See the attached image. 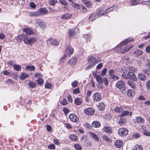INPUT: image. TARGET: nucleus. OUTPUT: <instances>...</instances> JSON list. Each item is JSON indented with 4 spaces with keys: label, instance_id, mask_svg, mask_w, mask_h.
Here are the masks:
<instances>
[{
    "label": "nucleus",
    "instance_id": "obj_1",
    "mask_svg": "<svg viewBox=\"0 0 150 150\" xmlns=\"http://www.w3.org/2000/svg\"><path fill=\"white\" fill-rule=\"evenodd\" d=\"M131 41L128 39H126L123 42L120 43L119 45L116 47L115 49L118 50L119 52L122 53H124L131 48L133 47V46L132 45L129 47H127L126 46V44Z\"/></svg>",
    "mask_w": 150,
    "mask_h": 150
},
{
    "label": "nucleus",
    "instance_id": "obj_2",
    "mask_svg": "<svg viewBox=\"0 0 150 150\" xmlns=\"http://www.w3.org/2000/svg\"><path fill=\"white\" fill-rule=\"evenodd\" d=\"M122 74L121 76L122 77L127 79H131V76L133 75V72L129 71L128 68L125 70L122 69Z\"/></svg>",
    "mask_w": 150,
    "mask_h": 150
},
{
    "label": "nucleus",
    "instance_id": "obj_3",
    "mask_svg": "<svg viewBox=\"0 0 150 150\" xmlns=\"http://www.w3.org/2000/svg\"><path fill=\"white\" fill-rule=\"evenodd\" d=\"M37 40V39L35 37L29 38L25 36V37H24L23 41L25 44L32 45V43H35Z\"/></svg>",
    "mask_w": 150,
    "mask_h": 150
},
{
    "label": "nucleus",
    "instance_id": "obj_4",
    "mask_svg": "<svg viewBox=\"0 0 150 150\" xmlns=\"http://www.w3.org/2000/svg\"><path fill=\"white\" fill-rule=\"evenodd\" d=\"M117 88L120 89H122V93H124L125 92V87L124 83L122 81H118L116 84Z\"/></svg>",
    "mask_w": 150,
    "mask_h": 150
},
{
    "label": "nucleus",
    "instance_id": "obj_5",
    "mask_svg": "<svg viewBox=\"0 0 150 150\" xmlns=\"http://www.w3.org/2000/svg\"><path fill=\"white\" fill-rule=\"evenodd\" d=\"M116 74V71L112 69L110 70L109 71L110 78L112 81L118 80L119 79V78L117 76L114 74Z\"/></svg>",
    "mask_w": 150,
    "mask_h": 150
},
{
    "label": "nucleus",
    "instance_id": "obj_6",
    "mask_svg": "<svg viewBox=\"0 0 150 150\" xmlns=\"http://www.w3.org/2000/svg\"><path fill=\"white\" fill-rule=\"evenodd\" d=\"M36 25L39 26L42 29L46 27V23L41 19L37 18L35 19Z\"/></svg>",
    "mask_w": 150,
    "mask_h": 150
},
{
    "label": "nucleus",
    "instance_id": "obj_7",
    "mask_svg": "<svg viewBox=\"0 0 150 150\" xmlns=\"http://www.w3.org/2000/svg\"><path fill=\"white\" fill-rule=\"evenodd\" d=\"M128 133V131L127 129L121 128H120L118 131L119 134L120 136H125Z\"/></svg>",
    "mask_w": 150,
    "mask_h": 150
},
{
    "label": "nucleus",
    "instance_id": "obj_8",
    "mask_svg": "<svg viewBox=\"0 0 150 150\" xmlns=\"http://www.w3.org/2000/svg\"><path fill=\"white\" fill-rule=\"evenodd\" d=\"M47 43L48 45L55 46H57L59 44V42L56 39L51 38L49 39L47 41Z\"/></svg>",
    "mask_w": 150,
    "mask_h": 150
},
{
    "label": "nucleus",
    "instance_id": "obj_9",
    "mask_svg": "<svg viewBox=\"0 0 150 150\" xmlns=\"http://www.w3.org/2000/svg\"><path fill=\"white\" fill-rule=\"evenodd\" d=\"M69 117L70 120L74 122H76L79 121V117L75 114H71L69 115Z\"/></svg>",
    "mask_w": 150,
    "mask_h": 150
},
{
    "label": "nucleus",
    "instance_id": "obj_10",
    "mask_svg": "<svg viewBox=\"0 0 150 150\" xmlns=\"http://www.w3.org/2000/svg\"><path fill=\"white\" fill-rule=\"evenodd\" d=\"M23 31L28 35H32L34 33L33 30L30 27L23 28Z\"/></svg>",
    "mask_w": 150,
    "mask_h": 150
},
{
    "label": "nucleus",
    "instance_id": "obj_11",
    "mask_svg": "<svg viewBox=\"0 0 150 150\" xmlns=\"http://www.w3.org/2000/svg\"><path fill=\"white\" fill-rule=\"evenodd\" d=\"M38 11L39 16L46 15L48 13L47 10L45 8H41Z\"/></svg>",
    "mask_w": 150,
    "mask_h": 150
},
{
    "label": "nucleus",
    "instance_id": "obj_12",
    "mask_svg": "<svg viewBox=\"0 0 150 150\" xmlns=\"http://www.w3.org/2000/svg\"><path fill=\"white\" fill-rule=\"evenodd\" d=\"M84 112L86 114L91 115L94 113V110L91 108H89L85 109Z\"/></svg>",
    "mask_w": 150,
    "mask_h": 150
},
{
    "label": "nucleus",
    "instance_id": "obj_13",
    "mask_svg": "<svg viewBox=\"0 0 150 150\" xmlns=\"http://www.w3.org/2000/svg\"><path fill=\"white\" fill-rule=\"evenodd\" d=\"M101 99L100 94L98 93H95L93 95V99L94 102H97L100 100Z\"/></svg>",
    "mask_w": 150,
    "mask_h": 150
},
{
    "label": "nucleus",
    "instance_id": "obj_14",
    "mask_svg": "<svg viewBox=\"0 0 150 150\" xmlns=\"http://www.w3.org/2000/svg\"><path fill=\"white\" fill-rule=\"evenodd\" d=\"M88 62L90 63H94L95 64V65L98 63V61H100V60H96V59L93 56H90L88 57Z\"/></svg>",
    "mask_w": 150,
    "mask_h": 150
},
{
    "label": "nucleus",
    "instance_id": "obj_15",
    "mask_svg": "<svg viewBox=\"0 0 150 150\" xmlns=\"http://www.w3.org/2000/svg\"><path fill=\"white\" fill-rule=\"evenodd\" d=\"M74 49L72 48L70 46L67 47L66 50V53L67 55L69 57H70V55L74 52Z\"/></svg>",
    "mask_w": 150,
    "mask_h": 150
},
{
    "label": "nucleus",
    "instance_id": "obj_16",
    "mask_svg": "<svg viewBox=\"0 0 150 150\" xmlns=\"http://www.w3.org/2000/svg\"><path fill=\"white\" fill-rule=\"evenodd\" d=\"M88 134L90 137L93 140L96 142H98L99 141V138L95 134L92 132H89Z\"/></svg>",
    "mask_w": 150,
    "mask_h": 150
},
{
    "label": "nucleus",
    "instance_id": "obj_17",
    "mask_svg": "<svg viewBox=\"0 0 150 150\" xmlns=\"http://www.w3.org/2000/svg\"><path fill=\"white\" fill-rule=\"evenodd\" d=\"M106 13L105 11H103V10L101 9L98 10L96 14V16L98 17L101 16L103 15H105Z\"/></svg>",
    "mask_w": 150,
    "mask_h": 150
},
{
    "label": "nucleus",
    "instance_id": "obj_18",
    "mask_svg": "<svg viewBox=\"0 0 150 150\" xmlns=\"http://www.w3.org/2000/svg\"><path fill=\"white\" fill-rule=\"evenodd\" d=\"M77 60V59L76 57L73 58L67 62V64L69 65H73L75 64Z\"/></svg>",
    "mask_w": 150,
    "mask_h": 150
},
{
    "label": "nucleus",
    "instance_id": "obj_19",
    "mask_svg": "<svg viewBox=\"0 0 150 150\" xmlns=\"http://www.w3.org/2000/svg\"><path fill=\"white\" fill-rule=\"evenodd\" d=\"M142 53V51L140 50H137L134 52L133 55L134 57H138L141 55Z\"/></svg>",
    "mask_w": 150,
    "mask_h": 150
},
{
    "label": "nucleus",
    "instance_id": "obj_20",
    "mask_svg": "<svg viewBox=\"0 0 150 150\" xmlns=\"http://www.w3.org/2000/svg\"><path fill=\"white\" fill-rule=\"evenodd\" d=\"M71 16V15L69 13L64 14L61 16V18L63 20L68 19Z\"/></svg>",
    "mask_w": 150,
    "mask_h": 150
},
{
    "label": "nucleus",
    "instance_id": "obj_21",
    "mask_svg": "<svg viewBox=\"0 0 150 150\" xmlns=\"http://www.w3.org/2000/svg\"><path fill=\"white\" fill-rule=\"evenodd\" d=\"M115 145L117 148H119L122 146V142L121 140H117L115 142Z\"/></svg>",
    "mask_w": 150,
    "mask_h": 150
},
{
    "label": "nucleus",
    "instance_id": "obj_22",
    "mask_svg": "<svg viewBox=\"0 0 150 150\" xmlns=\"http://www.w3.org/2000/svg\"><path fill=\"white\" fill-rule=\"evenodd\" d=\"M103 130L104 131L108 134H111L112 132V129L109 127L105 126L104 127Z\"/></svg>",
    "mask_w": 150,
    "mask_h": 150
},
{
    "label": "nucleus",
    "instance_id": "obj_23",
    "mask_svg": "<svg viewBox=\"0 0 150 150\" xmlns=\"http://www.w3.org/2000/svg\"><path fill=\"white\" fill-rule=\"evenodd\" d=\"M82 101V99L79 98H76L74 100L75 104L77 105H80L81 104Z\"/></svg>",
    "mask_w": 150,
    "mask_h": 150
},
{
    "label": "nucleus",
    "instance_id": "obj_24",
    "mask_svg": "<svg viewBox=\"0 0 150 150\" xmlns=\"http://www.w3.org/2000/svg\"><path fill=\"white\" fill-rule=\"evenodd\" d=\"M138 78L140 80L144 81L146 79V77L145 75L139 73L138 74Z\"/></svg>",
    "mask_w": 150,
    "mask_h": 150
},
{
    "label": "nucleus",
    "instance_id": "obj_25",
    "mask_svg": "<svg viewBox=\"0 0 150 150\" xmlns=\"http://www.w3.org/2000/svg\"><path fill=\"white\" fill-rule=\"evenodd\" d=\"M92 125L93 127L98 128L101 125L99 122L97 121H94L92 123Z\"/></svg>",
    "mask_w": 150,
    "mask_h": 150
},
{
    "label": "nucleus",
    "instance_id": "obj_26",
    "mask_svg": "<svg viewBox=\"0 0 150 150\" xmlns=\"http://www.w3.org/2000/svg\"><path fill=\"white\" fill-rule=\"evenodd\" d=\"M96 79L98 83H102L103 84V78L100 76H97Z\"/></svg>",
    "mask_w": 150,
    "mask_h": 150
},
{
    "label": "nucleus",
    "instance_id": "obj_27",
    "mask_svg": "<svg viewBox=\"0 0 150 150\" xmlns=\"http://www.w3.org/2000/svg\"><path fill=\"white\" fill-rule=\"evenodd\" d=\"M29 75L25 73H21L20 76L19 77L20 79L24 80L25 78H27Z\"/></svg>",
    "mask_w": 150,
    "mask_h": 150
},
{
    "label": "nucleus",
    "instance_id": "obj_28",
    "mask_svg": "<svg viewBox=\"0 0 150 150\" xmlns=\"http://www.w3.org/2000/svg\"><path fill=\"white\" fill-rule=\"evenodd\" d=\"M29 14L30 16L36 17L39 16V12L38 10L37 11L32 12L29 13Z\"/></svg>",
    "mask_w": 150,
    "mask_h": 150
},
{
    "label": "nucleus",
    "instance_id": "obj_29",
    "mask_svg": "<svg viewBox=\"0 0 150 150\" xmlns=\"http://www.w3.org/2000/svg\"><path fill=\"white\" fill-rule=\"evenodd\" d=\"M127 95L129 97H132L134 95V92L133 90L129 89L127 91Z\"/></svg>",
    "mask_w": 150,
    "mask_h": 150
},
{
    "label": "nucleus",
    "instance_id": "obj_30",
    "mask_svg": "<svg viewBox=\"0 0 150 150\" xmlns=\"http://www.w3.org/2000/svg\"><path fill=\"white\" fill-rule=\"evenodd\" d=\"M127 83L128 85L132 88H134L135 87V85L134 81L132 80L128 81Z\"/></svg>",
    "mask_w": 150,
    "mask_h": 150
},
{
    "label": "nucleus",
    "instance_id": "obj_31",
    "mask_svg": "<svg viewBox=\"0 0 150 150\" xmlns=\"http://www.w3.org/2000/svg\"><path fill=\"white\" fill-rule=\"evenodd\" d=\"M98 109L100 110H103L105 108V105L103 103H100L98 106Z\"/></svg>",
    "mask_w": 150,
    "mask_h": 150
},
{
    "label": "nucleus",
    "instance_id": "obj_32",
    "mask_svg": "<svg viewBox=\"0 0 150 150\" xmlns=\"http://www.w3.org/2000/svg\"><path fill=\"white\" fill-rule=\"evenodd\" d=\"M96 16V15H95L94 13H92L91 15L89 18V21H93L95 19Z\"/></svg>",
    "mask_w": 150,
    "mask_h": 150
},
{
    "label": "nucleus",
    "instance_id": "obj_33",
    "mask_svg": "<svg viewBox=\"0 0 150 150\" xmlns=\"http://www.w3.org/2000/svg\"><path fill=\"white\" fill-rule=\"evenodd\" d=\"M136 120L138 123H142L144 121V119L143 117H137Z\"/></svg>",
    "mask_w": 150,
    "mask_h": 150
},
{
    "label": "nucleus",
    "instance_id": "obj_34",
    "mask_svg": "<svg viewBox=\"0 0 150 150\" xmlns=\"http://www.w3.org/2000/svg\"><path fill=\"white\" fill-rule=\"evenodd\" d=\"M70 140L76 141L77 140V136L76 135L72 134L69 137Z\"/></svg>",
    "mask_w": 150,
    "mask_h": 150
},
{
    "label": "nucleus",
    "instance_id": "obj_35",
    "mask_svg": "<svg viewBox=\"0 0 150 150\" xmlns=\"http://www.w3.org/2000/svg\"><path fill=\"white\" fill-rule=\"evenodd\" d=\"M114 111L115 112L120 113L123 111V109L121 107H117L114 109Z\"/></svg>",
    "mask_w": 150,
    "mask_h": 150
},
{
    "label": "nucleus",
    "instance_id": "obj_36",
    "mask_svg": "<svg viewBox=\"0 0 150 150\" xmlns=\"http://www.w3.org/2000/svg\"><path fill=\"white\" fill-rule=\"evenodd\" d=\"M28 85L31 88H33L36 86L35 83L33 82H29Z\"/></svg>",
    "mask_w": 150,
    "mask_h": 150
},
{
    "label": "nucleus",
    "instance_id": "obj_37",
    "mask_svg": "<svg viewBox=\"0 0 150 150\" xmlns=\"http://www.w3.org/2000/svg\"><path fill=\"white\" fill-rule=\"evenodd\" d=\"M26 69L30 71H33L35 69V67L33 66H29L26 67Z\"/></svg>",
    "mask_w": 150,
    "mask_h": 150
},
{
    "label": "nucleus",
    "instance_id": "obj_38",
    "mask_svg": "<svg viewBox=\"0 0 150 150\" xmlns=\"http://www.w3.org/2000/svg\"><path fill=\"white\" fill-rule=\"evenodd\" d=\"M117 7H118L117 6H112V7H111L110 8H108V9H106L105 10V12H106V13H108L111 11H112L113 9L114 8H117Z\"/></svg>",
    "mask_w": 150,
    "mask_h": 150
},
{
    "label": "nucleus",
    "instance_id": "obj_39",
    "mask_svg": "<svg viewBox=\"0 0 150 150\" xmlns=\"http://www.w3.org/2000/svg\"><path fill=\"white\" fill-rule=\"evenodd\" d=\"M14 69L17 71H19L21 69V67L18 65L14 64L13 65Z\"/></svg>",
    "mask_w": 150,
    "mask_h": 150
},
{
    "label": "nucleus",
    "instance_id": "obj_40",
    "mask_svg": "<svg viewBox=\"0 0 150 150\" xmlns=\"http://www.w3.org/2000/svg\"><path fill=\"white\" fill-rule=\"evenodd\" d=\"M68 33L70 37H73L74 35V32L73 30L69 29Z\"/></svg>",
    "mask_w": 150,
    "mask_h": 150
},
{
    "label": "nucleus",
    "instance_id": "obj_41",
    "mask_svg": "<svg viewBox=\"0 0 150 150\" xmlns=\"http://www.w3.org/2000/svg\"><path fill=\"white\" fill-rule=\"evenodd\" d=\"M134 150H143V148L141 146L137 145L135 146Z\"/></svg>",
    "mask_w": 150,
    "mask_h": 150
},
{
    "label": "nucleus",
    "instance_id": "obj_42",
    "mask_svg": "<svg viewBox=\"0 0 150 150\" xmlns=\"http://www.w3.org/2000/svg\"><path fill=\"white\" fill-rule=\"evenodd\" d=\"M25 35H20L18 36L17 37L18 40V41H21L23 39V38L24 39V37H25Z\"/></svg>",
    "mask_w": 150,
    "mask_h": 150
},
{
    "label": "nucleus",
    "instance_id": "obj_43",
    "mask_svg": "<svg viewBox=\"0 0 150 150\" xmlns=\"http://www.w3.org/2000/svg\"><path fill=\"white\" fill-rule=\"evenodd\" d=\"M58 2L57 0H50L49 3L50 5L54 6Z\"/></svg>",
    "mask_w": 150,
    "mask_h": 150
},
{
    "label": "nucleus",
    "instance_id": "obj_44",
    "mask_svg": "<svg viewBox=\"0 0 150 150\" xmlns=\"http://www.w3.org/2000/svg\"><path fill=\"white\" fill-rule=\"evenodd\" d=\"M74 146L75 149L78 150H81V146L79 144H75Z\"/></svg>",
    "mask_w": 150,
    "mask_h": 150
},
{
    "label": "nucleus",
    "instance_id": "obj_45",
    "mask_svg": "<svg viewBox=\"0 0 150 150\" xmlns=\"http://www.w3.org/2000/svg\"><path fill=\"white\" fill-rule=\"evenodd\" d=\"M78 82L77 81H75L71 83V86L73 88L77 86L78 85Z\"/></svg>",
    "mask_w": 150,
    "mask_h": 150
},
{
    "label": "nucleus",
    "instance_id": "obj_46",
    "mask_svg": "<svg viewBox=\"0 0 150 150\" xmlns=\"http://www.w3.org/2000/svg\"><path fill=\"white\" fill-rule=\"evenodd\" d=\"M129 113V112L127 111H124L122 112L120 114L121 116H125L127 115Z\"/></svg>",
    "mask_w": 150,
    "mask_h": 150
},
{
    "label": "nucleus",
    "instance_id": "obj_47",
    "mask_svg": "<svg viewBox=\"0 0 150 150\" xmlns=\"http://www.w3.org/2000/svg\"><path fill=\"white\" fill-rule=\"evenodd\" d=\"M80 91L79 88H77L74 89L73 91V93L74 94H77L80 93Z\"/></svg>",
    "mask_w": 150,
    "mask_h": 150
},
{
    "label": "nucleus",
    "instance_id": "obj_48",
    "mask_svg": "<svg viewBox=\"0 0 150 150\" xmlns=\"http://www.w3.org/2000/svg\"><path fill=\"white\" fill-rule=\"evenodd\" d=\"M95 65V64L94 63H92L91 64L89 65L87 67H86L85 69L86 70H89L90 69L92 68Z\"/></svg>",
    "mask_w": 150,
    "mask_h": 150
},
{
    "label": "nucleus",
    "instance_id": "obj_49",
    "mask_svg": "<svg viewBox=\"0 0 150 150\" xmlns=\"http://www.w3.org/2000/svg\"><path fill=\"white\" fill-rule=\"evenodd\" d=\"M143 72L147 75H150V69L149 68L145 69L143 70Z\"/></svg>",
    "mask_w": 150,
    "mask_h": 150
},
{
    "label": "nucleus",
    "instance_id": "obj_50",
    "mask_svg": "<svg viewBox=\"0 0 150 150\" xmlns=\"http://www.w3.org/2000/svg\"><path fill=\"white\" fill-rule=\"evenodd\" d=\"M11 71L7 70H4L2 72V73L5 75H8L10 74Z\"/></svg>",
    "mask_w": 150,
    "mask_h": 150
},
{
    "label": "nucleus",
    "instance_id": "obj_51",
    "mask_svg": "<svg viewBox=\"0 0 150 150\" xmlns=\"http://www.w3.org/2000/svg\"><path fill=\"white\" fill-rule=\"evenodd\" d=\"M61 105H65L68 104V103L67 100L65 99L62 100L60 103Z\"/></svg>",
    "mask_w": 150,
    "mask_h": 150
},
{
    "label": "nucleus",
    "instance_id": "obj_52",
    "mask_svg": "<svg viewBox=\"0 0 150 150\" xmlns=\"http://www.w3.org/2000/svg\"><path fill=\"white\" fill-rule=\"evenodd\" d=\"M59 1L60 3L64 5H67V3L66 0H59Z\"/></svg>",
    "mask_w": 150,
    "mask_h": 150
},
{
    "label": "nucleus",
    "instance_id": "obj_53",
    "mask_svg": "<svg viewBox=\"0 0 150 150\" xmlns=\"http://www.w3.org/2000/svg\"><path fill=\"white\" fill-rule=\"evenodd\" d=\"M146 87L148 90L150 89V81L146 82Z\"/></svg>",
    "mask_w": 150,
    "mask_h": 150
},
{
    "label": "nucleus",
    "instance_id": "obj_54",
    "mask_svg": "<svg viewBox=\"0 0 150 150\" xmlns=\"http://www.w3.org/2000/svg\"><path fill=\"white\" fill-rule=\"evenodd\" d=\"M103 82H104L105 85L107 86L108 85V82L107 77H105L103 78Z\"/></svg>",
    "mask_w": 150,
    "mask_h": 150
},
{
    "label": "nucleus",
    "instance_id": "obj_55",
    "mask_svg": "<svg viewBox=\"0 0 150 150\" xmlns=\"http://www.w3.org/2000/svg\"><path fill=\"white\" fill-rule=\"evenodd\" d=\"M143 133L144 135L146 136H150V132L149 131L146 130L143 131Z\"/></svg>",
    "mask_w": 150,
    "mask_h": 150
},
{
    "label": "nucleus",
    "instance_id": "obj_56",
    "mask_svg": "<svg viewBox=\"0 0 150 150\" xmlns=\"http://www.w3.org/2000/svg\"><path fill=\"white\" fill-rule=\"evenodd\" d=\"M45 87L46 88L50 89L52 88V86L51 84L47 83L45 85Z\"/></svg>",
    "mask_w": 150,
    "mask_h": 150
},
{
    "label": "nucleus",
    "instance_id": "obj_57",
    "mask_svg": "<svg viewBox=\"0 0 150 150\" xmlns=\"http://www.w3.org/2000/svg\"><path fill=\"white\" fill-rule=\"evenodd\" d=\"M85 4L86 5V6H87L88 7H90L91 5V4L90 1H87L86 2V3H85Z\"/></svg>",
    "mask_w": 150,
    "mask_h": 150
},
{
    "label": "nucleus",
    "instance_id": "obj_58",
    "mask_svg": "<svg viewBox=\"0 0 150 150\" xmlns=\"http://www.w3.org/2000/svg\"><path fill=\"white\" fill-rule=\"evenodd\" d=\"M43 80L39 78L38 80V83L39 85H41L43 83Z\"/></svg>",
    "mask_w": 150,
    "mask_h": 150
},
{
    "label": "nucleus",
    "instance_id": "obj_59",
    "mask_svg": "<svg viewBox=\"0 0 150 150\" xmlns=\"http://www.w3.org/2000/svg\"><path fill=\"white\" fill-rule=\"evenodd\" d=\"M73 5L74 7L76 8L77 9H79L81 8L80 6L79 5L76 3H74Z\"/></svg>",
    "mask_w": 150,
    "mask_h": 150
},
{
    "label": "nucleus",
    "instance_id": "obj_60",
    "mask_svg": "<svg viewBox=\"0 0 150 150\" xmlns=\"http://www.w3.org/2000/svg\"><path fill=\"white\" fill-rule=\"evenodd\" d=\"M64 126L68 129H71L72 127L71 125L68 123H66L64 124Z\"/></svg>",
    "mask_w": 150,
    "mask_h": 150
},
{
    "label": "nucleus",
    "instance_id": "obj_61",
    "mask_svg": "<svg viewBox=\"0 0 150 150\" xmlns=\"http://www.w3.org/2000/svg\"><path fill=\"white\" fill-rule=\"evenodd\" d=\"M107 70L105 68L103 69L102 71L101 74L102 75L104 76L107 72Z\"/></svg>",
    "mask_w": 150,
    "mask_h": 150
},
{
    "label": "nucleus",
    "instance_id": "obj_62",
    "mask_svg": "<svg viewBox=\"0 0 150 150\" xmlns=\"http://www.w3.org/2000/svg\"><path fill=\"white\" fill-rule=\"evenodd\" d=\"M48 148L50 149H55V146L54 144H50L48 146Z\"/></svg>",
    "mask_w": 150,
    "mask_h": 150
},
{
    "label": "nucleus",
    "instance_id": "obj_63",
    "mask_svg": "<svg viewBox=\"0 0 150 150\" xmlns=\"http://www.w3.org/2000/svg\"><path fill=\"white\" fill-rule=\"evenodd\" d=\"M103 138L104 140L107 142L109 140V138L106 135L103 136Z\"/></svg>",
    "mask_w": 150,
    "mask_h": 150
},
{
    "label": "nucleus",
    "instance_id": "obj_64",
    "mask_svg": "<svg viewBox=\"0 0 150 150\" xmlns=\"http://www.w3.org/2000/svg\"><path fill=\"white\" fill-rule=\"evenodd\" d=\"M145 50L147 52L150 53V45L146 47V48Z\"/></svg>",
    "mask_w": 150,
    "mask_h": 150
}]
</instances>
